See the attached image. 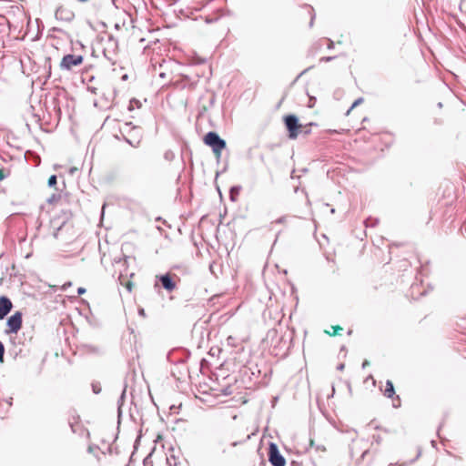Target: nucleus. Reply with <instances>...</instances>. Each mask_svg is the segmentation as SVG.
I'll list each match as a JSON object with an SVG mask.
<instances>
[{
  "instance_id": "nucleus-11",
  "label": "nucleus",
  "mask_w": 466,
  "mask_h": 466,
  "mask_svg": "<svg viewBox=\"0 0 466 466\" xmlns=\"http://www.w3.org/2000/svg\"><path fill=\"white\" fill-rule=\"evenodd\" d=\"M331 329L332 332L326 331V333H328L329 336H337L339 335V332L343 329L339 325L332 326Z\"/></svg>"
},
{
  "instance_id": "nucleus-4",
  "label": "nucleus",
  "mask_w": 466,
  "mask_h": 466,
  "mask_svg": "<svg viewBox=\"0 0 466 466\" xmlns=\"http://www.w3.org/2000/svg\"><path fill=\"white\" fill-rule=\"evenodd\" d=\"M268 461L272 464V466H285L286 460L279 453L278 446L271 442L268 448Z\"/></svg>"
},
{
  "instance_id": "nucleus-19",
  "label": "nucleus",
  "mask_w": 466,
  "mask_h": 466,
  "mask_svg": "<svg viewBox=\"0 0 466 466\" xmlns=\"http://www.w3.org/2000/svg\"><path fill=\"white\" fill-rule=\"evenodd\" d=\"M370 365V362L368 360H364L362 363V367L365 368Z\"/></svg>"
},
{
  "instance_id": "nucleus-7",
  "label": "nucleus",
  "mask_w": 466,
  "mask_h": 466,
  "mask_svg": "<svg viewBox=\"0 0 466 466\" xmlns=\"http://www.w3.org/2000/svg\"><path fill=\"white\" fill-rule=\"evenodd\" d=\"M118 76H120L123 81L129 80V84H133L137 80V74L132 67L127 68L125 66H121L120 70H118Z\"/></svg>"
},
{
  "instance_id": "nucleus-8",
  "label": "nucleus",
  "mask_w": 466,
  "mask_h": 466,
  "mask_svg": "<svg viewBox=\"0 0 466 466\" xmlns=\"http://www.w3.org/2000/svg\"><path fill=\"white\" fill-rule=\"evenodd\" d=\"M203 141L207 146H226L225 141L222 140L215 132H208L206 134Z\"/></svg>"
},
{
  "instance_id": "nucleus-23",
  "label": "nucleus",
  "mask_w": 466,
  "mask_h": 466,
  "mask_svg": "<svg viewBox=\"0 0 466 466\" xmlns=\"http://www.w3.org/2000/svg\"><path fill=\"white\" fill-rule=\"evenodd\" d=\"M127 288H128L129 290L131 289V284L130 283L127 284Z\"/></svg>"
},
{
  "instance_id": "nucleus-1",
  "label": "nucleus",
  "mask_w": 466,
  "mask_h": 466,
  "mask_svg": "<svg viewBox=\"0 0 466 466\" xmlns=\"http://www.w3.org/2000/svg\"><path fill=\"white\" fill-rule=\"evenodd\" d=\"M283 122L288 131V137L291 139H296L300 135L307 136L311 133L313 127L317 124L309 122L302 124L299 122L298 116L293 114L285 115L283 116Z\"/></svg>"
},
{
  "instance_id": "nucleus-15",
  "label": "nucleus",
  "mask_w": 466,
  "mask_h": 466,
  "mask_svg": "<svg viewBox=\"0 0 466 466\" xmlns=\"http://www.w3.org/2000/svg\"><path fill=\"white\" fill-rule=\"evenodd\" d=\"M126 140H127V142L130 146H133L134 144H139V142H140L139 140L136 141V140L131 139V138H129V137H127V138H126Z\"/></svg>"
},
{
  "instance_id": "nucleus-13",
  "label": "nucleus",
  "mask_w": 466,
  "mask_h": 466,
  "mask_svg": "<svg viewBox=\"0 0 466 466\" xmlns=\"http://www.w3.org/2000/svg\"><path fill=\"white\" fill-rule=\"evenodd\" d=\"M5 354V347L3 343L0 341V361L3 362Z\"/></svg>"
},
{
  "instance_id": "nucleus-16",
  "label": "nucleus",
  "mask_w": 466,
  "mask_h": 466,
  "mask_svg": "<svg viewBox=\"0 0 466 466\" xmlns=\"http://www.w3.org/2000/svg\"><path fill=\"white\" fill-rule=\"evenodd\" d=\"M363 102V98H358L351 106L350 109L354 108L355 106H357L358 105H360V103Z\"/></svg>"
},
{
  "instance_id": "nucleus-10",
  "label": "nucleus",
  "mask_w": 466,
  "mask_h": 466,
  "mask_svg": "<svg viewBox=\"0 0 466 466\" xmlns=\"http://www.w3.org/2000/svg\"><path fill=\"white\" fill-rule=\"evenodd\" d=\"M395 394L394 386L391 380H387L384 389V395L388 398H392Z\"/></svg>"
},
{
  "instance_id": "nucleus-12",
  "label": "nucleus",
  "mask_w": 466,
  "mask_h": 466,
  "mask_svg": "<svg viewBox=\"0 0 466 466\" xmlns=\"http://www.w3.org/2000/svg\"><path fill=\"white\" fill-rule=\"evenodd\" d=\"M56 185V175H52L48 178V186L55 187Z\"/></svg>"
},
{
  "instance_id": "nucleus-14",
  "label": "nucleus",
  "mask_w": 466,
  "mask_h": 466,
  "mask_svg": "<svg viewBox=\"0 0 466 466\" xmlns=\"http://www.w3.org/2000/svg\"><path fill=\"white\" fill-rule=\"evenodd\" d=\"M222 148L223 147H213V152L218 159L220 157Z\"/></svg>"
},
{
  "instance_id": "nucleus-22",
  "label": "nucleus",
  "mask_w": 466,
  "mask_h": 466,
  "mask_svg": "<svg viewBox=\"0 0 466 466\" xmlns=\"http://www.w3.org/2000/svg\"><path fill=\"white\" fill-rule=\"evenodd\" d=\"M133 131H134L135 133H138V132H139V130H138V129H137V128H134V129H133Z\"/></svg>"
},
{
  "instance_id": "nucleus-5",
  "label": "nucleus",
  "mask_w": 466,
  "mask_h": 466,
  "mask_svg": "<svg viewBox=\"0 0 466 466\" xmlns=\"http://www.w3.org/2000/svg\"><path fill=\"white\" fill-rule=\"evenodd\" d=\"M178 279L176 274L167 273L159 278L161 284L167 291H173L177 288V280Z\"/></svg>"
},
{
  "instance_id": "nucleus-2",
  "label": "nucleus",
  "mask_w": 466,
  "mask_h": 466,
  "mask_svg": "<svg viewBox=\"0 0 466 466\" xmlns=\"http://www.w3.org/2000/svg\"><path fill=\"white\" fill-rule=\"evenodd\" d=\"M84 62V56L81 55H66L60 62V68L63 70H71L75 66L82 65Z\"/></svg>"
},
{
  "instance_id": "nucleus-21",
  "label": "nucleus",
  "mask_w": 466,
  "mask_h": 466,
  "mask_svg": "<svg viewBox=\"0 0 466 466\" xmlns=\"http://www.w3.org/2000/svg\"><path fill=\"white\" fill-rule=\"evenodd\" d=\"M397 400H398V404H394V406H395V407H398V406L400 405V398H399V397H397Z\"/></svg>"
},
{
  "instance_id": "nucleus-24",
  "label": "nucleus",
  "mask_w": 466,
  "mask_h": 466,
  "mask_svg": "<svg viewBox=\"0 0 466 466\" xmlns=\"http://www.w3.org/2000/svg\"><path fill=\"white\" fill-rule=\"evenodd\" d=\"M117 424H118V425L120 424V420H118V421H117Z\"/></svg>"
},
{
  "instance_id": "nucleus-6",
  "label": "nucleus",
  "mask_w": 466,
  "mask_h": 466,
  "mask_svg": "<svg viewBox=\"0 0 466 466\" xmlns=\"http://www.w3.org/2000/svg\"><path fill=\"white\" fill-rule=\"evenodd\" d=\"M181 452L179 450H176L171 447L167 452V462L169 466H178L181 462Z\"/></svg>"
},
{
  "instance_id": "nucleus-17",
  "label": "nucleus",
  "mask_w": 466,
  "mask_h": 466,
  "mask_svg": "<svg viewBox=\"0 0 466 466\" xmlns=\"http://www.w3.org/2000/svg\"><path fill=\"white\" fill-rule=\"evenodd\" d=\"M85 292H86V289L85 288H78V289H77L78 295H82Z\"/></svg>"
},
{
  "instance_id": "nucleus-3",
  "label": "nucleus",
  "mask_w": 466,
  "mask_h": 466,
  "mask_svg": "<svg viewBox=\"0 0 466 466\" xmlns=\"http://www.w3.org/2000/svg\"><path fill=\"white\" fill-rule=\"evenodd\" d=\"M23 323V315L20 311H16L7 319V334H16L21 329Z\"/></svg>"
},
{
  "instance_id": "nucleus-9",
  "label": "nucleus",
  "mask_w": 466,
  "mask_h": 466,
  "mask_svg": "<svg viewBox=\"0 0 466 466\" xmlns=\"http://www.w3.org/2000/svg\"><path fill=\"white\" fill-rule=\"evenodd\" d=\"M12 307H13V304L8 298L0 297V319H5V317L12 309Z\"/></svg>"
},
{
  "instance_id": "nucleus-18",
  "label": "nucleus",
  "mask_w": 466,
  "mask_h": 466,
  "mask_svg": "<svg viewBox=\"0 0 466 466\" xmlns=\"http://www.w3.org/2000/svg\"><path fill=\"white\" fill-rule=\"evenodd\" d=\"M5 177V172L2 168H0V181Z\"/></svg>"
},
{
  "instance_id": "nucleus-20",
  "label": "nucleus",
  "mask_w": 466,
  "mask_h": 466,
  "mask_svg": "<svg viewBox=\"0 0 466 466\" xmlns=\"http://www.w3.org/2000/svg\"><path fill=\"white\" fill-rule=\"evenodd\" d=\"M69 286H71V282L64 284L62 288H63V289H66V288L69 287Z\"/></svg>"
}]
</instances>
